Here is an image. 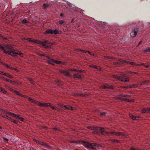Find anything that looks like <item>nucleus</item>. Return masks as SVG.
Listing matches in <instances>:
<instances>
[{
    "mask_svg": "<svg viewBox=\"0 0 150 150\" xmlns=\"http://www.w3.org/2000/svg\"><path fill=\"white\" fill-rule=\"evenodd\" d=\"M87 128L89 129L95 130L96 133L97 134H100L103 135L107 134L108 136L113 135L119 136L122 135L121 133L119 132H106L105 129L101 127L89 126Z\"/></svg>",
    "mask_w": 150,
    "mask_h": 150,
    "instance_id": "nucleus-1",
    "label": "nucleus"
},
{
    "mask_svg": "<svg viewBox=\"0 0 150 150\" xmlns=\"http://www.w3.org/2000/svg\"><path fill=\"white\" fill-rule=\"evenodd\" d=\"M0 48L6 54H8L13 57H15L16 55H19L21 57H23V54L21 51H17L11 48L9 49V50H6L4 47L0 44Z\"/></svg>",
    "mask_w": 150,
    "mask_h": 150,
    "instance_id": "nucleus-2",
    "label": "nucleus"
},
{
    "mask_svg": "<svg viewBox=\"0 0 150 150\" xmlns=\"http://www.w3.org/2000/svg\"><path fill=\"white\" fill-rule=\"evenodd\" d=\"M24 40H28L30 42H33L36 43L40 45H42V47H43L45 48L46 49L51 48V46L48 45H46V44H48L51 45H52V43L50 42L47 40H45L44 41H42L39 40H34L30 38H24Z\"/></svg>",
    "mask_w": 150,
    "mask_h": 150,
    "instance_id": "nucleus-3",
    "label": "nucleus"
},
{
    "mask_svg": "<svg viewBox=\"0 0 150 150\" xmlns=\"http://www.w3.org/2000/svg\"><path fill=\"white\" fill-rule=\"evenodd\" d=\"M112 77L114 79L123 82H127L129 81V77L126 74H122L120 76L113 75H112Z\"/></svg>",
    "mask_w": 150,
    "mask_h": 150,
    "instance_id": "nucleus-4",
    "label": "nucleus"
},
{
    "mask_svg": "<svg viewBox=\"0 0 150 150\" xmlns=\"http://www.w3.org/2000/svg\"><path fill=\"white\" fill-rule=\"evenodd\" d=\"M82 143L85 147L88 148H91L93 150H97L96 147H101V146L100 145L96 143H91L86 142L83 141H82Z\"/></svg>",
    "mask_w": 150,
    "mask_h": 150,
    "instance_id": "nucleus-5",
    "label": "nucleus"
},
{
    "mask_svg": "<svg viewBox=\"0 0 150 150\" xmlns=\"http://www.w3.org/2000/svg\"><path fill=\"white\" fill-rule=\"evenodd\" d=\"M62 33V32L60 30H58L55 29L53 30L50 29L45 31L44 33L45 35H46L49 34H61Z\"/></svg>",
    "mask_w": 150,
    "mask_h": 150,
    "instance_id": "nucleus-6",
    "label": "nucleus"
},
{
    "mask_svg": "<svg viewBox=\"0 0 150 150\" xmlns=\"http://www.w3.org/2000/svg\"><path fill=\"white\" fill-rule=\"evenodd\" d=\"M49 60L48 62V63L49 64H51L52 65H54V64L53 63H55L57 64H62L63 65H65L66 63L65 62H62L60 61H58L57 60H56L54 59H51L50 57V59H48Z\"/></svg>",
    "mask_w": 150,
    "mask_h": 150,
    "instance_id": "nucleus-7",
    "label": "nucleus"
},
{
    "mask_svg": "<svg viewBox=\"0 0 150 150\" xmlns=\"http://www.w3.org/2000/svg\"><path fill=\"white\" fill-rule=\"evenodd\" d=\"M120 62H114L113 64L117 66L122 65V64L123 63H127L129 64H130L131 65H133L134 64L133 62H130L125 61L122 59H120Z\"/></svg>",
    "mask_w": 150,
    "mask_h": 150,
    "instance_id": "nucleus-8",
    "label": "nucleus"
},
{
    "mask_svg": "<svg viewBox=\"0 0 150 150\" xmlns=\"http://www.w3.org/2000/svg\"><path fill=\"white\" fill-rule=\"evenodd\" d=\"M139 29L137 28H133L132 30L130 35L132 38H134L136 35L139 32Z\"/></svg>",
    "mask_w": 150,
    "mask_h": 150,
    "instance_id": "nucleus-9",
    "label": "nucleus"
},
{
    "mask_svg": "<svg viewBox=\"0 0 150 150\" xmlns=\"http://www.w3.org/2000/svg\"><path fill=\"white\" fill-rule=\"evenodd\" d=\"M36 142L39 144H42L43 145L45 146H46L47 147V148L48 149H50V150H52L53 149V148L52 146L48 145L46 143L44 142H42L41 141H40L38 140H36Z\"/></svg>",
    "mask_w": 150,
    "mask_h": 150,
    "instance_id": "nucleus-10",
    "label": "nucleus"
},
{
    "mask_svg": "<svg viewBox=\"0 0 150 150\" xmlns=\"http://www.w3.org/2000/svg\"><path fill=\"white\" fill-rule=\"evenodd\" d=\"M10 115H12L13 117H15L17 119L19 120L20 121L23 122L24 120V118L23 117H20V115L16 114L13 113H9Z\"/></svg>",
    "mask_w": 150,
    "mask_h": 150,
    "instance_id": "nucleus-11",
    "label": "nucleus"
},
{
    "mask_svg": "<svg viewBox=\"0 0 150 150\" xmlns=\"http://www.w3.org/2000/svg\"><path fill=\"white\" fill-rule=\"evenodd\" d=\"M59 71L62 74H64L65 76L67 77H71V74L68 71L63 69H61Z\"/></svg>",
    "mask_w": 150,
    "mask_h": 150,
    "instance_id": "nucleus-12",
    "label": "nucleus"
},
{
    "mask_svg": "<svg viewBox=\"0 0 150 150\" xmlns=\"http://www.w3.org/2000/svg\"><path fill=\"white\" fill-rule=\"evenodd\" d=\"M0 74L6 76L7 77L9 78L12 79L14 77L13 76L10 74L8 73H6L0 71Z\"/></svg>",
    "mask_w": 150,
    "mask_h": 150,
    "instance_id": "nucleus-13",
    "label": "nucleus"
},
{
    "mask_svg": "<svg viewBox=\"0 0 150 150\" xmlns=\"http://www.w3.org/2000/svg\"><path fill=\"white\" fill-rule=\"evenodd\" d=\"M1 64L3 66L7 68H8L11 69L15 70L16 71H17L18 70L16 68L9 67L7 64L4 62H2Z\"/></svg>",
    "mask_w": 150,
    "mask_h": 150,
    "instance_id": "nucleus-14",
    "label": "nucleus"
},
{
    "mask_svg": "<svg viewBox=\"0 0 150 150\" xmlns=\"http://www.w3.org/2000/svg\"><path fill=\"white\" fill-rule=\"evenodd\" d=\"M30 99V100L32 101L31 102L35 103V104H37V105L39 106H40L42 107L43 106V103H40V102L37 101H36L35 100L33 99Z\"/></svg>",
    "mask_w": 150,
    "mask_h": 150,
    "instance_id": "nucleus-15",
    "label": "nucleus"
},
{
    "mask_svg": "<svg viewBox=\"0 0 150 150\" xmlns=\"http://www.w3.org/2000/svg\"><path fill=\"white\" fill-rule=\"evenodd\" d=\"M102 87L104 89H112L113 88V86H110L108 84H104L102 86Z\"/></svg>",
    "mask_w": 150,
    "mask_h": 150,
    "instance_id": "nucleus-16",
    "label": "nucleus"
},
{
    "mask_svg": "<svg viewBox=\"0 0 150 150\" xmlns=\"http://www.w3.org/2000/svg\"><path fill=\"white\" fill-rule=\"evenodd\" d=\"M73 77L74 78H77L79 79H82V78L81 75L78 73L74 74L73 75Z\"/></svg>",
    "mask_w": 150,
    "mask_h": 150,
    "instance_id": "nucleus-17",
    "label": "nucleus"
},
{
    "mask_svg": "<svg viewBox=\"0 0 150 150\" xmlns=\"http://www.w3.org/2000/svg\"><path fill=\"white\" fill-rule=\"evenodd\" d=\"M129 116L133 120H138L139 117L135 116L131 114H129Z\"/></svg>",
    "mask_w": 150,
    "mask_h": 150,
    "instance_id": "nucleus-18",
    "label": "nucleus"
},
{
    "mask_svg": "<svg viewBox=\"0 0 150 150\" xmlns=\"http://www.w3.org/2000/svg\"><path fill=\"white\" fill-rule=\"evenodd\" d=\"M37 54L40 56V57H45L47 59H50V57L47 56V55L43 54H40L39 53H37Z\"/></svg>",
    "mask_w": 150,
    "mask_h": 150,
    "instance_id": "nucleus-19",
    "label": "nucleus"
},
{
    "mask_svg": "<svg viewBox=\"0 0 150 150\" xmlns=\"http://www.w3.org/2000/svg\"><path fill=\"white\" fill-rule=\"evenodd\" d=\"M89 67H91L96 68V69H99L100 70H101V68L100 67L97 66L96 65L91 64L89 65Z\"/></svg>",
    "mask_w": 150,
    "mask_h": 150,
    "instance_id": "nucleus-20",
    "label": "nucleus"
},
{
    "mask_svg": "<svg viewBox=\"0 0 150 150\" xmlns=\"http://www.w3.org/2000/svg\"><path fill=\"white\" fill-rule=\"evenodd\" d=\"M20 96L22 97H23L24 98H28V101H30V102H31L32 101L31 100H30V99H33L31 98H30V97H28V96H25V95H22L21 94Z\"/></svg>",
    "mask_w": 150,
    "mask_h": 150,
    "instance_id": "nucleus-21",
    "label": "nucleus"
},
{
    "mask_svg": "<svg viewBox=\"0 0 150 150\" xmlns=\"http://www.w3.org/2000/svg\"><path fill=\"white\" fill-rule=\"evenodd\" d=\"M60 107H61L62 108L64 109L65 108L66 109L69 110H71V108H71V107H69V108L67 107V106L64 105H62V104L61 105H60Z\"/></svg>",
    "mask_w": 150,
    "mask_h": 150,
    "instance_id": "nucleus-22",
    "label": "nucleus"
},
{
    "mask_svg": "<svg viewBox=\"0 0 150 150\" xmlns=\"http://www.w3.org/2000/svg\"><path fill=\"white\" fill-rule=\"evenodd\" d=\"M1 91L4 94L6 95H8V93L7 92V91L5 90V89L2 88L1 90Z\"/></svg>",
    "mask_w": 150,
    "mask_h": 150,
    "instance_id": "nucleus-23",
    "label": "nucleus"
},
{
    "mask_svg": "<svg viewBox=\"0 0 150 150\" xmlns=\"http://www.w3.org/2000/svg\"><path fill=\"white\" fill-rule=\"evenodd\" d=\"M50 103H43V107H44L45 108H47L48 107H50Z\"/></svg>",
    "mask_w": 150,
    "mask_h": 150,
    "instance_id": "nucleus-24",
    "label": "nucleus"
},
{
    "mask_svg": "<svg viewBox=\"0 0 150 150\" xmlns=\"http://www.w3.org/2000/svg\"><path fill=\"white\" fill-rule=\"evenodd\" d=\"M5 87L6 88L8 89L11 92H12L13 91V90L12 89L10 86L7 85H6L5 86Z\"/></svg>",
    "mask_w": 150,
    "mask_h": 150,
    "instance_id": "nucleus-25",
    "label": "nucleus"
},
{
    "mask_svg": "<svg viewBox=\"0 0 150 150\" xmlns=\"http://www.w3.org/2000/svg\"><path fill=\"white\" fill-rule=\"evenodd\" d=\"M98 114L100 116L102 117L105 116L106 113L104 112H99V113H98Z\"/></svg>",
    "mask_w": 150,
    "mask_h": 150,
    "instance_id": "nucleus-26",
    "label": "nucleus"
},
{
    "mask_svg": "<svg viewBox=\"0 0 150 150\" xmlns=\"http://www.w3.org/2000/svg\"><path fill=\"white\" fill-rule=\"evenodd\" d=\"M65 21L62 20H59L58 22V23L60 24H65Z\"/></svg>",
    "mask_w": 150,
    "mask_h": 150,
    "instance_id": "nucleus-27",
    "label": "nucleus"
},
{
    "mask_svg": "<svg viewBox=\"0 0 150 150\" xmlns=\"http://www.w3.org/2000/svg\"><path fill=\"white\" fill-rule=\"evenodd\" d=\"M13 91L16 94H17V95L20 96L21 94V93H19L18 91H15V90H13Z\"/></svg>",
    "mask_w": 150,
    "mask_h": 150,
    "instance_id": "nucleus-28",
    "label": "nucleus"
},
{
    "mask_svg": "<svg viewBox=\"0 0 150 150\" xmlns=\"http://www.w3.org/2000/svg\"><path fill=\"white\" fill-rule=\"evenodd\" d=\"M50 108H52V109L56 110H58V108H57L54 107V106H52L51 104H50Z\"/></svg>",
    "mask_w": 150,
    "mask_h": 150,
    "instance_id": "nucleus-29",
    "label": "nucleus"
},
{
    "mask_svg": "<svg viewBox=\"0 0 150 150\" xmlns=\"http://www.w3.org/2000/svg\"><path fill=\"white\" fill-rule=\"evenodd\" d=\"M29 22L28 21L26 20L25 19H23L22 21V23L23 24H25L26 23H28Z\"/></svg>",
    "mask_w": 150,
    "mask_h": 150,
    "instance_id": "nucleus-30",
    "label": "nucleus"
},
{
    "mask_svg": "<svg viewBox=\"0 0 150 150\" xmlns=\"http://www.w3.org/2000/svg\"><path fill=\"white\" fill-rule=\"evenodd\" d=\"M122 100L127 102H131L132 101V99H129L127 98H123L122 99Z\"/></svg>",
    "mask_w": 150,
    "mask_h": 150,
    "instance_id": "nucleus-31",
    "label": "nucleus"
},
{
    "mask_svg": "<svg viewBox=\"0 0 150 150\" xmlns=\"http://www.w3.org/2000/svg\"><path fill=\"white\" fill-rule=\"evenodd\" d=\"M144 52H150V47H148L144 50Z\"/></svg>",
    "mask_w": 150,
    "mask_h": 150,
    "instance_id": "nucleus-32",
    "label": "nucleus"
},
{
    "mask_svg": "<svg viewBox=\"0 0 150 150\" xmlns=\"http://www.w3.org/2000/svg\"><path fill=\"white\" fill-rule=\"evenodd\" d=\"M2 111L3 113H4L5 114H7L10 115H11L10 114H9V113H11V112H8L7 111H6L4 110H2Z\"/></svg>",
    "mask_w": 150,
    "mask_h": 150,
    "instance_id": "nucleus-33",
    "label": "nucleus"
},
{
    "mask_svg": "<svg viewBox=\"0 0 150 150\" xmlns=\"http://www.w3.org/2000/svg\"><path fill=\"white\" fill-rule=\"evenodd\" d=\"M29 81L30 82V83L32 84L33 85H34L35 84V83L33 81V80L31 78H30L29 79Z\"/></svg>",
    "mask_w": 150,
    "mask_h": 150,
    "instance_id": "nucleus-34",
    "label": "nucleus"
},
{
    "mask_svg": "<svg viewBox=\"0 0 150 150\" xmlns=\"http://www.w3.org/2000/svg\"><path fill=\"white\" fill-rule=\"evenodd\" d=\"M69 142L71 143H74V144H76V143H78L77 141H75V140L71 141H70Z\"/></svg>",
    "mask_w": 150,
    "mask_h": 150,
    "instance_id": "nucleus-35",
    "label": "nucleus"
},
{
    "mask_svg": "<svg viewBox=\"0 0 150 150\" xmlns=\"http://www.w3.org/2000/svg\"><path fill=\"white\" fill-rule=\"evenodd\" d=\"M1 116L5 118H6V119H7L8 120V119H9V117H8L7 116V115H1Z\"/></svg>",
    "mask_w": 150,
    "mask_h": 150,
    "instance_id": "nucleus-36",
    "label": "nucleus"
},
{
    "mask_svg": "<svg viewBox=\"0 0 150 150\" xmlns=\"http://www.w3.org/2000/svg\"><path fill=\"white\" fill-rule=\"evenodd\" d=\"M134 63V65H135L137 66H140L141 65H143V66H144V64L143 63H142L141 64H135V63H134V62H133Z\"/></svg>",
    "mask_w": 150,
    "mask_h": 150,
    "instance_id": "nucleus-37",
    "label": "nucleus"
},
{
    "mask_svg": "<svg viewBox=\"0 0 150 150\" xmlns=\"http://www.w3.org/2000/svg\"><path fill=\"white\" fill-rule=\"evenodd\" d=\"M43 7L44 8H46L48 7V5L46 4H43Z\"/></svg>",
    "mask_w": 150,
    "mask_h": 150,
    "instance_id": "nucleus-38",
    "label": "nucleus"
},
{
    "mask_svg": "<svg viewBox=\"0 0 150 150\" xmlns=\"http://www.w3.org/2000/svg\"><path fill=\"white\" fill-rule=\"evenodd\" d=\"M138 87V85L137 84H134L131 85L130 87Z\"/></svg>",
    "mask_w": 150,
    "mask_h": 150,
    "instance_id": "nucleus-39",
    "label": "nucleus"
},
{
    "mask_svg": "<svg viewBox=\"0 0 150 150\" xmlns=\"http://www.w3.org/2000/svg\"><path fill=\"white\" fill-rule=\"evenodd\" d=\"M2 138L4 141L5 142H8L9 140L8 139L6 138L5 137H3Z\"/></svg>",
    "mask_w": 150,
    "mask_h": 150,
    "instance_id": "nucleus-40",
    "label": "nucleus"
},
{
    "mask_svg": "<svg viewBox=\"0 0 150 150\" xmlns=\"http://www.w3.org/2000/svg\"><path fill=\"white\" fill-rule=\"evenodd\" d=\"M142 112L144 113L146 112V108H143L142 110Z\"/></svg>",
    "mask_w": 150,
    "mask_h": 150,
    "instance_id": "nucleus-41",
    "label": "nucleus"
},
{
    "mask_svg": "<svg viewBox=\"0 0 150 150\" xmlns=\"http://www.w3.org/2000/svg\"><path fill=\"white\" fill-rule=\"evenodd\" d=\"M146 113H149L150 112V108H146Z\"/></svg>",
    "mask_w": 150,
    "mask_h": 150,
    "instance_id": "nucleus-42",
    "label": "nucleus"
},
{
    "mask_svg": "<svg viewBox=\"0 0 150 150\" xmlns=\"http://www.w3.org/2000/svg\"><path fill=\"white\" fill-rule=\"evenodd\" d=\"M130 149V150H141L140 149H136L132 147H131Z\"/></svg>",
    "mask_w": 150,
    "mask_h": 150,
    "instance_id": "nucleus-43",
    "label": "nucleus"
},
{
    "mask_svg": "<svg viewBox=\"0 0 150 150\" xmlns=\"http://www.w3.org/2000/svg\"><path fill=\"white\" fill-rule=\"evenodd\" d=\"M8 120H10L11 122H13V123L14 121V120L13 119H12L10 117H9V119H8Z\"/></svg>",
    "mask_w": 150,
    "mask_h": 150,
    "instance_id": "nucleus-44",
    "label": "nucleus"
},
{
    "mask_svg": "<svg viewBox=\"0 0 150 150\" xmlns=\"http://www.w3.org/2000/svg\"><path fill=\"white\" fill-rule=\"evenodd\" d=\"M22 83L21 82H16V84L20 86H21V85Z\"/></svg>",
    "mask_w": 150,
    "mask_h": 150,
    "instance_id": "nucleus-45",
    "label": "nucleus"
},
{
    "mask_svg": "<svg viewBox=\"0 0 150 150\" xmlns=\"http://www.w3.org/2000/svg\"><path fill=\"white\" fill-rule=\"evenodd\" d=\"M130 74H138V73L137 72H132V71H130Z\"/></svg>",
    "mask_w": 150,
    "mask_h": 150,
    "instance_id": "nucleus-46",
    "label": "nucleus"
},
{
    "mask_svg": "<svg viewBox=\"0 0 150 150\" xmlns=\"http://www.w3.org/2000/svg\"><path fill=\"white\" fill-rule=\"evenodd\" d=\"M69 70L70 71H77V70L76 69H69Z\"/></svg>",
    "mask_w": 150,
    "mask_h": 150,
    "instance_id": "nucleus-47",
    "label": "nucleus"
},
{
    "mask_svg": "<svg viewBox=\"0 0 150 150\" xmlns=\"http://www.w3.org/2000/svg\"><path fill=\"white\" fill-rule=\"evenodd\" d=\"M125 86L124 87V88H129L130 87V86Z\"/></svg>",
    "mask_w": 150,
    "mask_h": 150,
    "instance_id": "nucleus-48",
    "label": "nucleus"
},
{
    "mask_svg": "<svg viewBox=\"0 0 150 150\" xmlns=\"http://www.w3.org/2000/svg\"><path fill=\"white\" fill-rule=\"evenodd\" d=\"M18 121H17V120H14V122H13V123H15V124H17L18 123Z\"/></svg>",
    "mask_w": 150,
    "mask_h": 150,
    "instance_id": "nucleus-49",
    "label": "nucleus"
},
{
    "mask_svg": "<svg viewBox=\"0 0 150 150\" xmlns=\"http://www.w3.org/2000/svg\"><path fill=\"white\" fill-rule=\"evenodd\" d=\"M1 79H2L3 81H5L6 78H5L4 77H3V76L1 77Z\"/></svg>",
    "mask_w": 150,
    "mask_h": 150,
    "instance_id": "nucleus-50",
    "label": "nucleus"
},
{
    "mask_svg": "<svg viewBox=\"0 0 150 150\" xmlns=\"http://www.w3.org/2000/svg\"><path fill=\"white\" fill-rule=\"evenodd\" d=\"M123 98H122V97H121V96H119L118 97V99H120V100H122V99H123Z\"/></svg>",
    "mask_w": 150,
    "mask_h": 150,
    "instance_id": "nucleus-51",
    "label": "nucleus"
},
{
    "mask_svg": "<svg viewBox=\"0 0 150 150\" xmlns=\"http://www.w3.org/2000/svg\"><path fill=\"white\" fill-rule=\"evenodd\" d=\"M120 96H121L122 97H125V95H124L122 94H121L120 95Z\"/></svg>",
    "mask_w": 150,
    "mask_h": 150,
    "instance_id": "nucleus-52",
    "label": "nucleus"
},
{
    "mask_svg": "<svg viewBox=\"0 0 150 150\" xmlns=\"http://www.w3.org/2000/svg\"><path fill=\"white\" fill-rule=\"evenodd\" d=\"M142 41H140L138 43V46L141 44L142 43Z\"/></svg>",
    "mask_w": 150,
    "mask_h": 150,
    "instance_id": "nucleus-53",
    "label": "nucleus"
},
{
    "mask_svg": "<svg viewBox=\"0 0 150 150\" xmlns=\"http://www.w3.org/2000/svg\"><path fill=\"white\" fill-rule=\"evenodd\" d=\"M130 97V96L129 95L127 94H126L125 95V97Z\"/></svg>",
    "mask_w": 150,
    "mask_h": 150,
    "instance_id": "nucleus-54",
    "label": "nucleus"
},
{
    "mask_svg": "<svg viewBox=\"0 0 150 150\" xmlns=\"http://www.w3.org/2000/svg\"><path fill=\"white\" fill-rule=\"evenodd\" d=\"M108 59H113V57H112L108 56Z\"/></svg>",
    "mask_w": 150,
    "mask_h": 150,
    "instance_id": "nucleus-55",
    "label": "nucleus"
},
{
    "mask_svg": "<svg viewBox=\"0 0 150 150\" xmlns=\"http://www.w3.org/2000/svg\"><path fill=\"white\" fill-rule=\"evenodd\" d=\"M144 67H145L146 68H148L149 67V65H146L144 64Z\"/></svg>",
    "mask_w": 150,
    "mask_h": 150,
    "instance_id": "nucleus-56",
    "label": "nucleus"
},
{
    "mask_svg": "<svg viewBox=\"0 0 150 150\" xmlns=\"http://www.w3.org/2000/svg\"><path fill=\"white\" fill-rule=\"evenodd\" d=\"M77 72H79V73H81L82 72H83V71L82 70H77Z\"/></svg>",
    "mask_w": 150,
    "mask_h": 150,
    "instance_id": "nucleus-57",
    "label": "nucleus"
},
{
    "mask_svg": "<svg viewBox=\"0 0 150 150\" xmlns=\"http://www.w3.org/2000/svg\"><path fill=\"white\" fill-rule=\"evenodd\" d=\"M0 37L4 39H6V38H3V36L0 34Z\"/></svg>",
    "mask_w": 150,
    "mask_h": 150,
    "instance_id": "nucleus-58",
    "label": "nucleus"
},
{
    "mask_svg": "<svg viewBox=\"0 0 150 150\" xmlns=\"http://www.w3.org/2000/svg\"><path fill=\"white\" fill-rule=\"evenodd\" d=\"M9 80L10 79H7V78H6V79H5V81H6L7 82H9Z\"/></svg>",
    "mask_w": 150,
    "mask_h": 150,
    "instance_id": "nucleus-59",
    "label": "nucleus"
},
{
    "mask_svg": "<svg viewBox=\"0 0 150 150\" xmlns=\"http://www.w3.org/2000/svg\"><path fill=\"white\" fill-rule=\"evenodd\" d=\"M84 50H82V49H81V50H80V51L81 52H83V53H84Z\"/></svg>",
    "mask_w": 150,
    "mask_h": 150,
    "instance_id": "nucleus-60",
    "label": "nucleus"
},
{
    "mask_svg": "<svg viewBox=\"0 0 150 150\" xmlns=\"http://www.w3.org/2000/svg\"><path fill=\"white\" fill-rule=\"evenodd\" d=\"M16 82L17 81H13V82L12 83H13V84H16Z\"/></svg>",
    "mask_w": 150,
    "mask_h": 150,
    "instance_id": "nucleus-61",
    "label": "nucleus"
},
{
    "mask_svg": "<svg viewBox=\"0 0 150 150\" xmlns=\"http://www.w3.org/2000/svg\"><path fill=\"white\" fill-rule=\"evenodd\" d=\"M88 52V51L87 50H84V53H87Z\"/></svg>",
    "mask_w": 150,
    "mask_h": 150,
    "instance_id": "nucleus-62",
    "label": "nucleus"
},
{
    "mask_svg": "<svg viewBox=\"0 0 150 150\" xmlns=\"http://www.w3.org/2000/svg\"><path fill=\"white\" fill-rule=\"evenodd\" d=\"M13 81L12 80H9V82L11 83H12L13 82Z\"/></svg>",
    "mask_w": 150,
    "mask_h": 150,
    "instance_id": "nucleus-63",
    "label": "nucleus"
},
{
    "mask_svg": "<svg viewBox=\"0 0 150 150\" xmlns=\"http://www.w3.org/2000/svg\"><path fill=\"white\" fill-rule=\"evenodd\" d=\"M88 53L90 55H92V54L91 53V52L90 51H88Z\"/></svg>",
    "mask_w": 150,
    "mask_h": 150,
    "instance_id": "nucleus-64",
    "label": "nucleus"
}]
</instances>
